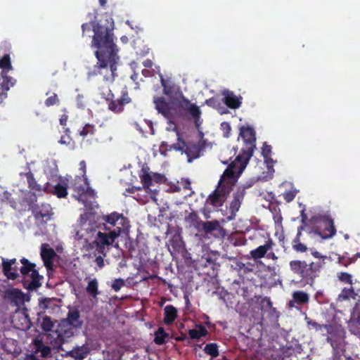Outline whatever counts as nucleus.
<instances>
[{
    "label": "nucleus",
    "instance_id": "nucleus-8",
    "mask_svg": "<svg viewBox=\"0 0 360 360\" xmlns=\"http://www.w3.org/2000/svg\"><path fill=\"white\" fill-rule=\"evenodd\" d=\"M175 133L178 142L170 145L169 149L183 151L186 155L188 162H191L193 159L198 158L200 156L199 147L196 145H186L184 141L181 140L179 133L176 131Z\"/></svg>",
    "mask_w": 360,
    "mask_h": 360
},
{
    "label": "nucleus",
    "instance_id": "nucleus-51",
    "mask_svg": "<svg viewBox=\"0 0 360 360\" xmlns=\"http://www.w3.org/2000/svg\"><path fill=\"white\" fill-rule=\"evenodd\" d=\"M77 105L78 108H83L85 106L83 96L82 95H78L77 97Z\"/></svg>",
    "mask_w": 360,
    "mask_h": 360
},
{
    "label": "nucleus",
    "instance_id": "nucleus-1",
    "mask_svg": "<svg viewBox=\"0 0 360 360\" xmlns=\"http://www.w3.org/2000/svg\"><path fill=\"white\" fill-rule=\"evenodd\" d=\"M75 197L81 202L86 211L80 214L77 223L73 226L75 238L83 248H88L92 243L97 240V217L94 209L98 207L96 202V193L89 186L85 177H77L75 180Z\"/></svg>",
    "mask_w": 360,
    "mask_h": 360
},
{
    "label": "nucleus",
    "instance_id": "nucleus-49",
    "mask_svg": "<svg viewBox=\"0 0 360 360\" xmlns=\"http://www.w3.org/2000/svg\"><path fill=\"white\" fill-rule=\"evenodd\" d=\"M221 129L225 131L226 134L225 136L228 137L229 134L231 131V126L228 122H223L221 124Z\"/></svg>",
    "mask_w": 360,
    "mask_h": 360
},
{
    "label": "nucleus",
    "instance_id": "nucleus-13",
    "mask_svg": "<svg viewBox=\"0 0 360 360\" xmlns=\"http://www.w3.org/2000/svg\"><path fill=\"white\" fill-rule=\"evenodd\" d=\"M20 262L22 264L20 269L21 274L23 276H30L33 282L39 281L40 276L37 270L35 269V265L29 262V261L25 258H22Z\"/></svg>",
    "mask_w": 360,
    "mask_h": 360
},
{
    "label": "nucleus",
    "instance_id": "nucleus-38",
    "mask_svg": "<svg viewBox=\"0 0 360 360\" xmlns=\"http://www.w3.org/2000/svg\"><path fill=\"white\" fill-rule=\"evenodd\" d=\"M305 321L307 322V325L309 329H314L316 331L322 330L323 328L325 329L326 325H321L317 322L310 319L307 316H305Z\"/></svg>",
    "mask_w": 360,
    "mask_h": 360
},
{
    "label": "nucleus",
    "instance_id": "nucleus-54",
    "mask_svg": "<svg viewBox=\"0 0 360 360\" xmlns=\"http://www.w3.org/2000/svg\"><path fill=\"white\" fill-rule=\"evenodd\" d=\"M21 360H39V359L33 354L25 355Z\"/></svg>",
    "mask_w": 360,
    "mask_h": 360
},
{
    "label": "nucleus",
    "instance_id": "nucleus-24",
    "mask_svg": "<svg viewBox=\"0 0 360 360\" xmlns=\"http://www.w3.org/2000/svg\"><path fill=\"white\" fill-rule=\"evenodd\" d=\"M184 103L186 110L195 120L196 125H198V121L201 115L200 108L194 103H191L188 99H184Z\"/></svg>",
    "mask_w": 360,
    "mask_h": 360
},
{
    "label": "nucleus",
    "instance_id": "nucleus-30",
    "mask_svg": "<svg viewBox=\"0 0 360 360\" xmlns=\"http://www.w3.org/2000/svg\"><path fill=\"white\" fill-rule=\"evenodd\" d=\"M65 132V134L61 136L60 139L59 140V143L61 145H66L70 150H74L75 148V143L70 136V129L66 128Z\"/></svg>",
    "mask_w": 360,
    "mask_h": 360
},
{
    "label": "nucleus",
    "instance_id": "nucleus-32",
    "mask_svg": "<svg viewBox=\"0 0 360 360\" xmlns=\"http://www.w3.org/2000/svg\"><path fill=\"white\" fill-rule=\"evenodd\" d=\"M325 264V260H321L316 262H311L309 264V272L311 273L312 276V281L314 278H316L318 276V273L320 271V270L323 267Z\"/></svg>",
    "mask_w": 360,
    "mask_h": 360
},
{
    "label": "nucleus",
    "instance_id": "nucleus-46",
    "mask_svg": "<svg viewBox=\"0 0 360 360\" xmlns=\"http://www.w3.org/2000/svg\"><path fill=\"white\" fill-rule=\"evenodd\" d=\"M44 210H45V212H41V211H36V217H41L42 218L45 217H47L49 216V212L51 210V207L49 205H44Z\"/></svg>",
    "mask_w": 360,
    "mask_h": 360
},
{
    "label": "nucleus",
    "instance_id": "nucleus-29",
    "mask_svg": "<svg viewBox=\"0 0 360 360\" xmlns=\"http://www.w3.org/2000/svg\"><path fill=\"white\" fill-rule=\"evenodd\" d=\"M67 321L68 323L73 327H79L81 326V322L79 321V314L77 310H73L68 312Z\"/></svg>",
    "mask_w": 360,
    "mask_h": 360
},
{
    "label": "nucleus",
    "instance_id": "nucleus-6",
    "mask_svg": "<svg viewBox=\"0 0 360 360\" xmlns=\"http://www.w3.org/2000/svg\"><path fill=\"white\" fill-rule=\"evenodd\" d=\"M325 329L328 333V341L330 343L334 349L340 348L344 343L345 331L339 325H326Z\"/></svg>",
    "mask_w": 360,
    "mask_h": 360
},
{
    "label": "nucleus",
    "instance_id": "nucleus-25",
    "mask_svg": "<svg viewBox=\"0 0 360 360\" xmlns=\"http://www.w3.org/2000/svg\"><path fill=\"white\" fill-rule=\"evenodd\" d=\"M164 322L166 324L172 323L177 316V310L172 305H167L164 309Z\"/></svg>",
    "mask_w": 360,
    "mask_h": 360
},
{
    "label": "nucleus",
    "instance_id": "nucleus-28",
    "mask_svg": "<svg viewBox=\"0 0 360 360\" xmlns=\"http://www.w3.org/2000/svg\"><path fill=\"white\" fill-rule=\"evenodd\" d=\"M185 221L190 226H193L197 229H200L202 221L195 212H191L185 217Z\"/></svg>",
    "mask_w": 360,
    "mask_h": 360
},
{
    "label": "nucleus",
    "instance_id": "nucleus-33",
    "mask_svg": "<svg viewBox=\"0 0 360 360\" xmlns=\"http://www.w3.org/2000/svg\"><path fill=\"white\" fill-rule=\"evenodd\" d=\"M86 292L92 296L94 298H96L98 295V281L96 278L91 280L86 286Z\"/></svg>",
    "mask_w": 360,
    "mask_h": 360
},
{
    "label": "nucleus",
    "instance_id": "nucleus-57",
    "mask_svg": "<svg viewBox=\"0 0 360 360\" xmlns=\"http://www.w3.org/2000/svg\"><path fill=\"white\" fill-rule=\"evenodd\" d=\"M266 258L271 259H273L275 261L278 259V257L274 252H267Z\"/></svg>",
    "mask_w": 360,
    "mask_h": 360
},
{
    "label": "nucleus",
    "instance_id": "nucleus-17",
    "mask_svg": "<svg viewBox=\"0 0 360 360\" xmlns=\"http://www.w3.org/2000/svg\"><path fill=\"white\" fill-rule=\"evenodd\" d=\"M245 188H239L233 195V199L230 204V212L232 214L231 217H229V219H233L236 215V213L239 210L240 207L241 202L243 200L245 193Z\"/></svg>",
    "mask_w": 360,
    "mask_h": 360
},
{
    "label": "nucleus",
    "instance_id": "nucleus-14",
    "mask_svg": "<svg viewBox=\"0 0 360 360\" xmlns=\"http://www.w3.org/2000/svg\"><path fill=\"white\" fill-rule=\"evenodd\" d=\"M29 188L34 191L35 194H40L43 192L49 193L50 184L49 182L46 183L44 186H41L35 181L33 174L31 172H28L25 174Z\"/></svg>",
    "mask_w": 360,
    "mask_h": 360
},
{
    "label": "nucleus",
    "instance_id": "nucleus-21",
    "mask_svg": "<svg viewBox=\"0 0 360 360\" xmlns=\"http://www.w3.org/2000/svg\"><path fill=\"white\" fill-rule=\"evenodd\" d=\"M184 248V245L181 236L179 234H174L169 241V251L173 254V252H179L182 251Z\"/></svg>",
    "mask_w": 360,
    "mask_h": 360
},
{
    "label": "nucleus",
    "instance_id": "nucleus-40",
    "mask_svg": "<svg viewBox=\"0 0 360 360\" xmlns=\"http://www.w3.org/2000/svg\"><path fill=\"white\" fill-rule=\"evenodd\" d=\"M37 352H40L42 357H47L51 354V349L41 342H38L37 345Z\"/></svg>",
    "mask_w": 360,
    "mask_h": 360
},
{
    "label": "nucleus",
    "instance_id": "nucleus-42",
    "mask_svg": "<svg viewBox=\"0 0 360 360\" xmlns=\"http://www.w3.org/2000/svg\"><path fill=\"white\" fill-rule=\"evenodd\" d=\"M338 279L345 283L352 284V276L351 274L345 272H340L338 274Z\"/></svg>",
    "mask_w": 360,
    "mask_h": 360
},
{
    "label": "nucleus",
    "instance_id": "nucleus-36",
    "mask_svg": "<svg viewBox=\"0 0 360 360\" xmlns=\"http://www.w3.org/2000/svg\"><path fill=\"white\" fill-rule=\"evenodd\" d=\"M354 292L352 288L342 289V292L338 296L339 300H347L349 298H354Z\"/></svg>",
    "mask_w": 360,
    "mask_h": 360
},
{
    "label": "nucleus",
    "instance_id": "nucleus-3",
    "mask_svg": "<svg viewBox=\"0 0 360 360\" xmlns=\"http://www.w3.org/2000/svg\"><path fill=\"white\" fill-rule=\"evenodd\" d=\"M246 165V161H242L240 158H236L224 172L217 188L209 195L207 204L211 205L214 208L222 206L226 200L231 186L237 181Z\"/></svg>",
    "mask_w": 360,
    "mask_h": 360
},
{
    "label": "nucleus",
    "instance_id": "nucleus-20",
    "mask_svg": "<svg viewBox=\"0 0 360 360\" xmlns=\"http://www.w3.org/2000/svg\"><path fill=\"white\" fill-rule=\"evenodd\" d=\"M131 101L130 98L127 94H124L120 99L112 101L108 104V108L115 112H120L122 111L124 105Z\"/></svg>",
    "mask_w": 360,
    "mask_h": 360
},
{
    "label": "nucleus",
    "instance_id": "nucleus-64",
    "mask_svg": "<svg viewBox=\"0 0 360 360\" xmlns=\"http://www.w3.org/2000/svg\"><path fill=\"white\" fill-rule=\"evenodd\" d=\"M134 125H135L136 128L139 131H140L141 133L143 132L142 129H141V128H139V124H138L137 123H135V124H134Z\"/></svg>",
    "mask_w": 360,
    "mask_h": 360
},
{
    "label": "nucleus",
    "instance_id": "nucleus-41",
    "mask_svg": "<svg viewBox=\"0 0 360 360\" xmlns=\"http://www.w3.org/2000/svg\"><path fill=\"white\" fill-rule=\"evenodd\" d=\"M94 133V126L89 124H86L79 131V134L82 136H86L88 134H93Z\"/></svg>",
    "mask_w": 360,
    "mask_h": 360
},
{
    "label": "nucleus",
    "instance_id": "nucleus-19",
    "mask_svg": "<svg viewBox=\"0 0 360 360\" xmlns=\"http://www.w3.org/2000/svg\"><path fill=\"white\" fill-rule=\"evenodd\" d=\"M274 244V243L271 240H269L264 245L251 250L250 252L251 257L254 259H258L264 257L268 251L272 248Z\"/></svg>",
    "mask_w": 360,
    "mask_h": 360
},
{
    "label": "nucleus",
    "instance_id": "nucleus-61",
    "mask_svg": "<svg viewBox=\"0 0 360 360\" xmlns=\"http://www.w3.org/2000/svg\"><path fill=\"white\" fill-rule=\"evenodd\" d=\"M120 40L123 44H127L129 41L128 37L126 36L121 37Z\"/></svg>",
    "mask_w": 360,
    "mask_h": 360
},
{
    "label": "nucleus",
    "instance_id": "nucleus-45",
    "mask_svg": "<svg viewBox=\"0 0 360 360\" xmlns=\"http://www.w3.org/2000/svg\"><path fill=\"white\" fill-rule=\"evenodd\" d=\"M158 75L160 76V82H161V84H162V86L163 87L164 93L166 95L170 94L172 91H171L170 89L166 86L165 81V79L163 78L162 75L160 73V70L159 68H158Z\"/></svg>",
    "mask_w": 360,
    "mask_h": 360
},
{
    "label": "nucleus",
    "instance_id": "nucleus-53",
    "mask_svg": "<svg viewBox=\"0 0 360 360\" xmlns=\"http://www.w3.org/2000/svg\"><path fill=\"white\" fill-rule=\"evenodd\" d=\"M11 294L14 295L16 298L19 299L20 300L22 299V293L18 290H12Z\"/></svg>",
    "mask_w": 360,
    "mask_h": 360
},
{
    "label": "nucleus",
    "instance_id": "nucleus-55",
    "mask_svg": "<svg viewBox=\"0 0 360 360\" xmlns=\"http://www.w3.org/2000/svg\"><path fill=\"white\" fill-rule=\"evenodd\" d=\"M300 216H301V219H302V222L303 224H304L306 220H307V214H305V209L304 208H303L301 210Z\"/></svg>",
    "mask_w": 360,
    "mask_h": 360
},
{
    "label": "nucleus",
    "instance_id": "nucleus-48",
    "mask_svg": "<svg viewBox=\"0 0 360 360\" xmlns=\"http://www.w3.org/2000/svg\"><path fill=\"white\" fill-rule=\"evenodd\" d=\"M293 248L297 252H304L307 250V246L300 242L293 245Z\"/></svg>",
    "mask_w": 360,
    "mask_h": 360
},
{
    "label": "nucleus",
    "instance_id": "nucleus-52",
    "mask_svg": "<svg viewBox=\"0 0 360 360\" xmlns=\"http://www.w3.org/2000/svg\"><path fill=\"white\" fill-rule=\"evenodd\" d=\"M311 255L317 259H320L321 260H326L328 259V257L326 255H322L320 252L317 251H311Z\"/></svg>",
    "mask_w": 360,
    "mask_h": 360
},
{
    "label": "nucleus",
    "instance_id": "nucleus-9",
    "mask_svg": "<svg viewBox=\"0 0 360 360\" xmlns=\"http://www.w3.org/2000/svg\"><path fill=\"white\" fill-rule=\"evenodd\" d=\"M139 177L145 191L150 195L151 199L156 200L155 195H156L157 189H153L150 186H153V179L159 177V175L156 174H151L148 169L143 168L139 174Z\"/></svg>",
    "mask_w": 360,
    "mask_h": 360
},
{
    "label": "nucleus",
    "instance_id": "nucleus-37",
    "mask_svg": "<svg viewBox=\"0 0 360 360\" xmlns=\"http://www.w3.org/2000/svg\"><path fill=\"white\" fill-rule=\"evenodd\" d=\"M155 335V342L158 345L163 344L168 336L162 328H160Z\"/></svg>",
    "mask_w": 360,
    "mask_h": 360
},
{
    "label": "nucleus",
    "instance_id": "nucleus-15",
    "mask_svg": "<svg viewBox=\"0 0 360 360\" xmlns=\"http://www.w3.org/2000/svg\"><path fill=\"white\" fill-rule=\"evenodd\" d=\"M222 95L224 96V101L229 108L237 109L240 107L242 103L241 96H238L233 92L229 90H224Z\"/></svg>",
    "mask_w": 360,
    "mask_h": 360
},
{
    "label": "nucleus",
    "instance_id": "nucleus-47",
    "mask_svg": "<svg viewBox=\"0 0 360 360\" xmlns=\"http://www.w3.org/2000/svg\"><path fill=\"white\" fill-rule=\"evenodd\" d=\"M58 101V96L56 94H53V96L49 97L46 101L45 103L47 106L53 105L56 103H57Z\"/></svg>",
    "mask_w": 360,
    "mask_h": 360
},
{
    "label": "nucleus",
    "instance_id": "nucleus-58",
    "mask_svg": "<svg viewBox=\"0 0 360 360\" xmlns=\"http://www.w3.org/2000/svg\"><path fill=\"white\" fill-rule=\"evenodd\" d=\"M79 166H80V169L83 172V176H84L85 174H86V163H85V162L84 161H82L79 163Z\"/></svg>",
    "mask_w": 360,
    "mask_h": 360
},
{
    "label": "nucleus",
    "instance_id": "nucleus-5",
    "mask_svg": "<svg viewBox=\"0 0 360 360\" xmlns=\"http://www.w3.org/2000/svg\"><path fill=\"white\" fill-rule=\"evenodd\" d=\"M0 68L1 69V77L3 79L1 84L2 92H0V102L1 103L7 98V92L11 87H13L16 83V80L14 78L7 75L13 69L8 55H5L0 59Z\"/></svg>",
    "mask_w": 360,
    "mask_h": 360
},
{
    "label": "nucleus",
    "instance_id": "nucleus-4",
    "mask_svg": "<svg viewBox=\"0 0 360 360\" xmlns=\"http://www.w3.org/2000/svg\"><path fill=\"white\" fill-rule=\"evenodd\" d=\"M102 220L103 223L101 229L104 232L98 231L96 240L97 245L101 249L112 245L121 233L130 227L127 218L116 212L103 215Z\"/></svg>",
    "mask_w": 360,
    "mask_h": 360
},
{
    "label": "nucleus",
    "instance_id": "nucleus-2",
    "mask_svg": "<svg viewBox=\"0 0 360 360\" xmlns=\"http://www.w3.org/2000/svg\"><path fill=\"white\" fill-rule=\"evenodd\" d=\"M106 24L92 22L93 37L91 46L97 49L95 52L98 59L99 68H107L109 67L112 78L117 70V65L120 57L117 55L118 49L115 44L113 30L115 23L113 19L108 16L106 18Z\"/></svg>",
    "mask_w": 360,
    "mask_h": 360
},
{
    "label": "nucleus",
    "instance_id": "nucleus-31",
    "mask_svg": "<svg viewBox=\"0 0 360 360\" xmlns=\"http://www.w3.org/2000/svg\"><path fill=\"white\" fill-rule=\"evenodd\" d=\"M49 192L53 193L58 198H64L68 194L67 185L64 182H60L53 187V190L50 189Z\"/></svg>",
    "mask_w": 360,
    "mask_h": 360
},
{
    "label": "nucleus",
    "instance_id": "nucleus-62",
    "mask_svg": "<svg viewBox=\"0 0 360 360\" xmlns=\"http://www.w3.org/2000/svg\"><path fill=\"white\" fill-rule=\"evenodd\" d=\"M126 23L131 27V29L136 30L137 27H134L129 20H127Z\"/></svg>",
    "mask_w": 360,
    "mask_h": 360
},
{
    "label": "nucleus",
    "instance_id": "nucleus-63",
    "mask_svg": "<svg viewBox=\"0 0 360 360\" xmlns=\"http://www.w3.org/2000/svg\"><path fill=\"white\" fill-rule=\"evenodd\" d=\"M339 264H342V265H344L345 266H347V264H345L343 262H342V257H339V261H338Z\"/></svg>",
    "mask_w": 360,
    "mask_h": 360
},
{
    "label": "nucleus",
    "instance_id": "nucleus-23",
    "mask_svg": "<svg viewBox=\"0 0 360 360\" xmlns=\"http://www.w3.org/2000/svg\"><path fill=\"white\" fill-rule=\"evenodd\" d=\"M188 333L192 340L199 341L207 335L208 331L205 326L199 324L196 325L194 328L190 329Z\"/></svg>",
    "mask_w": 360,
    "mask_h": 360
},
{
    "label": "nucleus",
    "instance_id": "nucleus-60",
    "mask_svg": "<svg viewBox=\"0 0 360 360\" xmlns=\"http://www.w3.org/2000/svg\"><path fill=\"white\" fill-rule=\"evenodd\" d=\"M91 25L88 23H84L82 26L83 32H84L86 30L90 29Z\"/></svg>",
    "mask_w": 360,
    "mask_h": 360
},
{
    "label": "nucleus",
    "instance_id": "nucleus-27",
    "mask_svg": "<svg viewBox=\"0 0 360 360\" xmlns=\"http://www.w3.org/2000/svg\"><path fill=\"white\" fill-rule=\"evenodd\" d=\"M262 154L264 159V162L266 165V167L269 169H272L274 165V160L271 158V147L269 145H267L266 143H264L263 147L262 148Z\"/></svg>",
    "mask_w": 360,
    "mask_h": 360
},
{
    "label": "nucleus",
    "instance_id": "nucleus-22",
    "mask_svg": "<svg viewBox=\"0 0 360 360\" xmlns=\"http://www.w3.org/2000/svg\"><path fill=\"white\" fill-rule=\"evenodd\" d=\"M309 296L303 291H295L292 293V300L290 301L289 305L291 307H295V304H304L309 302Z\"/></svg>",
    "mask_w": 360,
    "mask_h": 360
},
{
    "label": "nucleus",
    "instance_id": "nucleus-59",
    "mask_svg": "<svg viewBox=\"0 0 360 360\" xmlns=\"http://www.w3.org/2000/svg\"><path fill=\"white\" fill-rule=\"evenodd\" d=\"M143 65L146 68H151L153 66V62L150 60L147 59L143 62Z\"/></svg>",
    "mask_w": 360,
    "mask_h": 360
},
{
    "label": "nucleus",
    "instance_id": "nucleus-7",
    "mask_svg": "<svg viewBox=\"0 0 360 360\" xmlns=\"http://www.w3.org/2000/svg\"><path fill=\"white\" fill-rule=\"evenodd\" d=\"M240 136L243 140L246 146V152L245 153V158L238 155L237 158H240L242 161L248 162V159L252 156L253 150L255 148V134L253 129L247 127H243L240 129Z\"/></svg>",
    "mask_w": 360,
    "mask_h": 360
},
{
    "label": "nucleus",
    "instance_id": "nucleus-35",
    "mask_svg": "<svg viewBox=\"0 0 360 360\" xmlns=\"http://www.w3.org/2000/svg\"><path fill=\"white\" fill-rule=\"evenodd\" d=\"M204 352L212 357H217L219 355L218 345L216 343L207 344L204 348Z\"/></svg>",
    "mask_w": 360,
    "mask_h": 360
},
{
    "label": "nucleus",
    "instance_id": "nucleus-43",
    "mask_svg": "<svg viewBox=\"0 0 360 360\" xmlns=\"http://www.w3.org/2000/svg\"><path fill=\"white\" fill-rule=\"evenodd\" d=\"M124 285V281L122 278H117L112 283V288L118 292Z\"/></svg>",
    "mask_w": 360,
    "mask_h": 360
},
{
    "label": "nucleus",
    "instance_id": "nucleus-12",
    "mask_svg": "<svg viewBox=\"0 0 360 360\" xmlns=\"http://www.w3.org/2000/svg\"><path fill=\"white\" fill-rule=\"evenodd\" d=\"M323 223L325 227L323 231H321L319 228L313 230L311 233L320 236L322 239H328L333 237L336 233L333 221L329 218H325L323 220Z\"/></svg>",
    "mask_w": 360,
    "mask_h": 360
},
{
    "label": "nucleus",
    "instance_id": "nucleus-50",
    "mask_svg": "<svg viewBox=\"0 0 360 360\" xmlns=\"http://www.w3.org/2000/svg\"><path fill=\"white\" fill-rule=\"evenodd\" d=\"M95 262L100 269L104 266V260L101 256L97 257L95 259Z\"/></svg>",
    "mask_w": 360,
    "mask_h": 360
},
{
    "label": "nucleus",
    "instance_id": "nucleus-34",
    "mask_svg": "<svg viewBox=\"0 0 360 360\" xmlns=\"http://www.w3.org/2000/svg\"><path fill=\"white\" fill-rule=\"evenodd\" d=\"M205 103L209 106H211L212 108L217 109V110L221 114H225L228 112V110H225L223 107L221 106V103H220L219 101L215 98L207 99L205 101Z\"/></svg>",
    "mask_w": 360,
    "mask_h": 360
},
{
    "label": "nucleus",
    "instance_id": "nucleus-56",
    "mask_svg": "<svg viewBox=\"0 0 360 360\" xmlns=\"http://www.w3.org/2000/svg\"><path fill=\"white\" fill-rule=\"evenodd\" d=\"M67 121H68V115H63L61 116V117L60 118V124L61 125H65Z\"/></svg>",
    "mask_w": 360,
    "mask_h": 360
},
{
    "label": "nucleus",
    "instance_id": "nucleus-44",
    "mask_svg": "<svg viewBox=\"0 0 360 360\" xmlns=\"http://www.w3.org/2000/svg\"><path fill=\"white\" fill-rule=\"evenodd\" d=\"M297 190H291V191H286L283 193V197H284V199L287 201V202H290L292 201L296 194H297Z\"/></svg>",
    "mask_w": 360,
    "mask_h": 360
},
{
    "label": "nucleus",
    "instance_id": "nucleus-26",
    "mask_svg": "<svg viewBox=\"0 0 360 360\" xmlns=\"http://www.w3.org/2000/svg\"><path fill=\"white\" fill-rule=\"evenodd\" d=\"M200 229L204 231L207 233H210L213 231L219 230L220 232H224V230L220 226L219 221H210L202 222L200 225Z\"/></svg>",
    "mask_w": 360,
    "mask_h": 360
},
{
    "label": "nucleus",
    "instance_id": "nucleus-18",
    "mask_svg": "<svg viewBox=\"0 0 360 360\" xmlns=\"http://www.w3.org/2000/svg\"><path fill=\"white\" fill-rule=\"evenodd\" d=\"M41 256L44 265L47 269H51L53 264V259L56 256V252L48 244H42L41 248Z\"/></svg>",
    "mask_w": 360,
    "mask_h": 360
},
{
    "label": "nucleus",
    "instance_id": "nucleus-10",
    "mask_svg": "<svg viewBox=\"0 0 360 360\" xmlns=\"http://www.w3.org/2000/svg\"><path fill=\"white\" fill-rule=\"evenodd\" d=\"M290 269L300 275L302 278L312 281V276L309 272V264L304 261L293 260L290 262Z\"/></svg>",
    "mask_w": 360,
    "mask_h": 360
},
{
    "label": "nucleus",
    "instance_id": "nucleus-39",
    "mask_svg": "<svg viewBox=\"0 0 360 360\" xmlns=\"http://www.w3.org/2000/svg\"><path fill=\"white\" fill-rule=\"evenodd\" d=\"M54 323L51 319V318L48 316H45L42 319L41 322V327L43 330L46 332L51 331L53 328Z\"/></svg>",
    "mask_w": 360,
    "mask_h": 360
},
{
    "label": "nucleus",
    "instance_id": "nucleus-16",
    "mask_svg": "<svg viewBox=\"0 0 360 360\" xmlns=\"http://www.w3.org/2000/svg\"><path fill=\"white\" fill-rule=\"evenodd\" d=\"M16 259H2L3 271L6 277L14 280L18 276V268L15 266Z\"/></svg>",
    "mask_w": 360,
    "mask_h": 360
},
{
    "label": "nucleus",
    "instance_id": "nucleus-11",
    "mask_svg": "<svg viewBox=\"0 0 360 360\" xmlns=\"http://www.w3.org/2000/svg\"><path fill=\"white\" fill-rule=\"evenodd\" d=\"M153 102L158 112L170 121L174 111L172 104L162 97H154Z\"/></svg>",
    "mask_w": 360,
    "mask_h": 360
}]
</instances>
